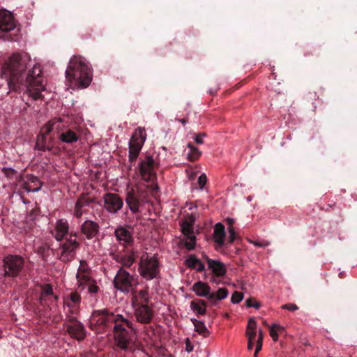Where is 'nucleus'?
I'll use <instances>...</instances> for the list:
<instances>
[{
  "instance_id": "nucleus-23",
  "label": "nucleus",
  "mask_w": 357,
  "mask_h": 357,
  "mask_svg": "<svg viewBox=\"0 0 357 357\" xmlns=\"http://www.w3.org/2000/svg\"><path fill=\"white\" fill-rule=\"evenodd\" d=\"M99 229L98 223L91 220H86L82 225V234L89 239L95 237Z\"/></svg>"
},
{
  "instance_id": "nucleus-29",
  "label": "nucleus",
  "mask_w": 357,
  "mask_h": 357,
  "mask_svg": "<svg viewBox=\"0 0 357 357\" xmlns=\"http://www.w3.org/2000/svg\"><path fill=\"white\" fill-rule=\"evenodd\" d=\"M87 202L84 199H79L75 204L74 214L77 218H80L86 211Z\"/></svg>"
},
{
  "instance_id": "nucleus-55",
  "label": "nucleus",
  "mask_w": 357,
  "mask_h": 357,
  "mask_svg": "<svg viewBox=\"0 0 357 357\" xmlns=\"http://www.w3.org/2000/svg\"><path fill=\"white\" fill-rule=\"evenodd\" d=\"M183 125H185L188 123V120L185 119H179L178 120Z\"/></svg>"
},
{
  "instance_id": "nucleus-33",
  "label": "nucleus",
  "mask_w": 357,
  "mask_h": 357,
  "mask_svg": "<svg viewBox=\"0 0 357 357\" xmlns=\"http://www.w3.org/2000/svg\"><path fill=\"white\" fill-rule=\"evenodd\" d=\"M284 330V328L279 324H273L270 326V335L273 340L276 342L278 340V333Z\"/></svg>"
},
{
  "instance_id": "nucleus-26",
  "label": "nucleus",
  "mask_w": 357,
  "mask_h": 357,
  "mask_svg": "<svg viewBox=\"0 0 357 357\" xmlns=\"http://www.w3.org/2000/svg\"><path fill=\"white\" fill-rule=\"evenodd\" d=\"M115 236L117 240L123 244H127L132 241V236L128 229L119 227L115 231Z\"/></svg>"
},
{
  "instance_id": "nucleus-10",
  "label": "nucleus",
  "mask_w": 357,
  "mask_h": 357,
  "mask_svg": "<svg viewBox=\"0 0 357 357\" xmlns=\"http://www.w3.org/2000/svg\"><path fill=\"white\" fill-rule=\"evenodd\" d=\"M81 296L77 292H71L63 297V310L69 321L76 319L79 312Z\"/></svg>"
},
{
  "instance_id": "nucleus-48",
  "label": "nucleus",
  "mask_w": 357,
  "mask_h": 357,
  "mask_svg": "<svg viewBox=\"0 0 357 357\" xmlns=\"http://www.w3.org/2000/svg\"><path fill=\"white\" fill-rule=\"evenodd\" d=\"M246 306L248 307H253L256 309H258L260 307V304L254 300L249 298L245 301Z\"/></svg>"
},
{
  "instance_id": "nucleus-31",
  "label": "nucleus",
  "mask_w": 357,
  "mask_h": 357,
  "mask_svg": "<svg viewBox=\"0 0 357 357\" xmlns=\"http://www.w3.org/2000/svg\"><path fill=\"white\" fill-rule=\"evenodd\" d=\"M206 303L204 301L199 300L197 301H192L190 303V308L197 312L199 314H204L206 313Z\"/></svg>"
},
{
  "instance_id": "nucleus-12",
  "label": "nucleus",
  "mask_w": 357,
  "mask_h": 357,
  "mask_svg": "<svg viewBox=\"0 0 357 357\" xmlns=\"http://www.w3.org/2000/svg\"><path fill=\"white\" fill-rule=\"evenodd\" d=\"M24 264V259L18 255H8L4 259L6 274L15 277L22 271Z\"/></svg>"
},
{
  "instance_id": "nucleus-22",
  "label": "nucleus",
  "mask_w": 357,
  "mask_h": 357,
  "mask_svg": "<svg viewBox=\"0 0 357 357\" xmlns=\"http://www.w3.org/2000/svg\"><path fill=\"white\" fill-rule=\"evenodd\" d=\"M207 262L208 268L211 270L213 273L216 276H222L226 273V268L223 263L216 259H211L208 257H204Z\"/></svg>"
},
{
  "instance_id": "nucleus-13",
  "label": "nucleus",
  "mask_w": 357,
  "mask_h": 357,
  "mask_svg": "<svg viewBox=\"0 0 357 357\" xmlns=\"http://www.w3.org/2000/svg\"><path fill=\"white\" fill-rule=\"evenodd\" d=\"M104 208L110 213H116L119 211L123 206V199L114 193H106L103 196Z\"/></svg>"
},
{
  "instance_id": "nucleus-36",
  "label": "nucleus",
  "mask_w": 357,
  "mask_h": 357,
  "mask_svg": "<svg viewBox=\"0 0 357 357\" xmlns=\"http://www.w3.org/2000/svg\"><path fill=\"white\" fill-rule=\"evenodd\" d=\"M188 146L190 149V153H188V158L190 160H195L200 156L201 152L199 151L197 148L193 146L190 144H188Z\"/></svg>"
},
{
  "instance_id": "nucleus-1",
  "label": "nucleus",
  "mask_w": 357,
  "mask_h": 357,
  "mask_svg": "<svg viewBox=\"0 0 357 357\" xmlns=\"http://www.w3.org/2000/svg\"><path fill=\"white\" fill-rule=\"evenodd\" d=\"M42 68L27 55L15 53L2 66L1 76L11 90L24 91L33 100L43 98L45 86L41 77Z\"/></svg>"
},
{
  "instance_id": "nucleus-17",
  "label": "nucleus",
  "mask_w": 357,
  "mask_h": 357,
  "mask_svg": "<svg viewBox=\"0 0 357 357\" xmlns=\"http://www.w3.org/2000/svg\"><path fill=\"white\" fill-rule=\"evenodd\" d=\"M15 28V22L10 12L0 10V33L8 32Z\"/></svg>"
},
{
  "instance_id": "nucleus-3",
  "label": "nucleus",
  "mask_w": 357,
  "mask_h": 357,
  "mask_svg": "<svg viewBox=\"0 0 357 357\" xmlns=\"http://www.w3.org/2000/svg\"><path fill=\"white\" fill-rule=\"evenodd\" d=\"M148 186L137 184L128 190L126 197V203L133 214L142 211L144 205L149 202Z\"/></svg>"
},
{
  "instance_id": "nucleus-30",
  "label": "nucleus",
  "mask_w": 357,
  "mask_h": 357,
  "mask_svg": "<svg viewBox=\"0 0 357 357\" xmlns=\"http://www.w3.org/2000/svg\"><path fill=\"white\" fill-rule=\"evenodd\" d=\"M135 259V252H132L121 256L118 259V261L121 263L123 266L129 268L133 264Z\"/></svg>"
},
{
  "instance_id": "nucleus-45",
  "label": "nucleus",
  "mask_w": 357,
  "mask_h": 357,
  "mask_svg": "<svg viewBox=\"0 0 357 357\" xmlns=\"http://www.w3.org/2000/svg\"><path fill=\"white\" fill-rule=\"evenodd\" d=\"M31 181H32V182H38V184H39V185H38V186H37L36 188H33V189H31V188H29V187H26V188H26V190L27 192H36L39 191V190H40V188H41V184H40V183L39 182V181H38V178H37V177H35V176H33V177L31 178Z\"/></svg>"
},
{
  "instance_id": "nucleus-14",
  "label": "nucleus",
  "mask_w": 357,
  "mask_h": 357,
  "mask_svg": "<svg viewBox=\"0 0 357 357\" xmlns=\"http://www.w3.org/2000/svg\"><path fill=\"white\" fill-rule=\"evenodd\" d=\"M130 295V305L132 307L149 305L151 301V296L148 289L139 290L132 289Z\"/></svg>"
},
{
  "instance_id": "nucleus-47",
  "label": "nucleus",
  "mask_w": 357,
  "mask_h": 357,
  "mask_svg": "<svg viewBox=\"0 0 357 357\" xmlns=\"http://www.w3.org/2000/svg\"><path fill=\"white\" fill-rule=\"evenodd\" d=\"M206 137V134L205 133H198V134H196L194 136V140L195 141V142L198 144H202L204 143V137Z\"/></svg>"
},
{
  "instance_id": "nucleus-19",
  "label": "nucleus",
  "mask_w": 357,
  "mask_h": 357,
  "mask_svg": "<svg viewBox=\"0 0 357 357\" xmlns=\"http://www.w3.org/2000/svg\"><path fill=\"white\" fill-rule=\"evenodd\" d=\"M192 291L197 296L206 297L210 300L215 298V293L211 291V288L206 282L199 281L192 286Z\"/></svg>"
},
{
  "instance_id": "nucleus-7",
  "label": "nucleus",
  "mask_w": 357,
  "mask_h": 357,
  "mask_svg": "<svg viewBox=\"0 0 357 357\" xmlns=\"http://www.w3.org/2000/svg\"><path fill=\"white\" fill-rule=\"evenodd\" d=\"M146 132L144 128H137L132 134L128 142L129 147V161L131 162L135 161L144 144L146 139Z\"/></svg>"
},
{
  "instance_id": "nucleus-54",
  "label": "nucleus",
  "mask_w": 357,
  "mask_h": 357,
  "mask_svg": "<svg viewBox=\"0 0 357 357\" xmlns=\"http://www.w3.org/2000/svg\"><path fill=\"white\" fill-rule=\"evenodd\" d=\"M253 344H254V342H252L251 340H248V349L249 350H252L253 349Z\"/></svg>"
},
{
  "instance_id": "nucleus-39",
  "label": "nucleus",
  "mask_w": 357,
  "mask_h": 357,
  "mask_svg": "<svg viewBox=\"0 0 357 357\" xmlns=\"http://www.w3.org/2000/svg\"><path fill=\"white\" fill-rule=\"evenodd\" d=\"M228 291L225 288H220L216 293H215V298H217V300H222L227 297Z\"/></svg>"
},
{
  "instance_id": "nucleus-41",
  "label": "nucleus",
  "mask_w": 357,
  "mask_h": 357,
  "mask_svg": "<svg viewBox=\"0 0 357 357\" xmlns=\"http://www.w3.org/2000/svg\"><path fill=\"white\" fill-rule=\"evenodd\" d=\"M243 298V294L241 292L235 291L231 298V302L233 304L239 303Z\"/></svg>"
},
{
  "instance_id": "nucleus-18",
  "label": "nucleus",
  "mask_w": 357,
  "mask_h": 357,
  "mask_svg": "<svg viewBox=\"0 0 357 357\" xmlns=\"http://www.w3.org/2000/svg\"><path fill=\"white\" fill-rule=\"evenodd\" d=\"M65 124L61 118H54L49 121L41 129L43 137L49 135L52 131H56L58 133L65 130Z\"/></svg>"
},
{
  "instance_id": "nucleus-15",
  "label": "nucleus",
  "mask_w": 357,
  "mask_h": 357,
  "mask_svg": "<svg viewBox=\"0 0 357 357\" xmlns=\"http://www.w3.org/2000/svg\"><path fill=\"white\" fill-rule=\"evenodd\" d=\"M77 285L80 290H84L87 288L88 292L90 294H96L99 288L96 285V282L92 279L91 275H80L76 274Z\"/></svg>"
},
{
  "instance_id": "nucleus-38",
  "label": "nucleus",
  "mask_w": 357,
  "mask_h": 357,
  "mask_svg": "<svg viewBox=\"0 0 357 357\" xmlns=\"http://www.w3.org/2000/svg\"><path fill=\"white\" fill-rule=\"evenodd\" d=\"M197 263H199V259L195 257L194 255L189 256L185 260V264L190 267L195 268Z\"/></svg>"
},
{
  "instance_id": "nucleus-8",
  "label": "nucleus",
  "mask_w": 357,
  "mask_h": 357,
  "mask_svg": "<svg viewBox=\"0 0 357 357\" xmlns=\"http://www.w3.org/2000/svg\"><path fill=\"white\" fill-rule=\"evenodd\" d=\"M79 243L76 234L70 233L65 242L60 245L58 256L62 261L67 262L75 258Z\"/></svg>"
},
{
  "instance_id": "nucleus-27",
  "label": "nucleus",
  "mask_w": 357,
  "mask_h": 357,
  "mask_svg": "<svg viewBox=\"0 0 357 357\" xmlns=\"http://www.w3.org/2000/svg\"><path fill=\"white\" fill-rule=\"evenodd\" d=\"M59 139L65 143L75 142L78 139L77 135L71 130H63L59 136Z\"/></svg>"
},
{
  "instance_id": "nucleus-56",
  "label": "nucleus",
  "mask_w": 357,
  "mask_h": 357,
  "mask_svg": "<svg viewBox=\"0 0 357 357\" xmlns=\"http://www.w3.org/2000/svg\"><path fill=\"white\" fill-rule=\"evenodd\" d=\"M257 354L258 353H256V351H255V354H254V357H257Z\"/></svg>"
},
{
  "instance_id": "nucleus-20",
  "label": "nucleus",
  "mask_w": 357,
  "mask_h": 357,
  "mask_svg": "<svg viewBox=\"0 0 357 357\" xmlns=\"http://www.w3.org/2000/svg\"><path fill=\"white\" fill-rule=\"evenodd\" d=\"M69 225L66 220L60 219L56 221L54 229L51 231L56 241H60L68 233Z\"/></svg>"
},
{
  "instance_id": "nucleus-50",
  "label": "nucleus",
  "mask_w": 357,
  "mask_h": 357,
  "mask_svg": "<svg viewBox=\"0 0 357 357\" xmlns=\"http://www.w3.org/2000/svg\"><path fill=\"white\" fill-rule=\"evenodd\" d=\"M193 350V346L192 345L190 340L188 337L185 339V351L188 353L192 352Z\"/></svg>"
},
{
  "instance_id": "nucleus-46",
  "label": "nucleus",
  "mask_w": 357,
  "mask_h": 357,
  "mask_svg": "<svg viewBox=\"0 0 357 357\" xmlns=\"http://www.w3.org/2000/svg\"><path fill=\"white\" fill-rule=\"evenodd\" d=\"M207 178L206 174H202L198 178V185L200 190H202L206 183Z\"/></svg>"
},
{
  "instance_id": "nucleus-43",
  "label": "nucleus",
  "mask_w": 357,
  "mask_h": 357,
  "mask_svg": "<svg viewBox=\"0 0 357 357\" xmlns=\"http://www.w3.org/2000/svg\"><path fill=\"white\" fill-rule=\"evenodd\" d=\"M227 231H228V233H229V243H232L234 240L237 237V235L235 232V230H234V228L233 226H231V227H227Z\"/></svg>"
},
{
  "instance_id": "nucleus-2",
  "label": "nucleus",
  "mask_w": 357,
  "mask_h": 357,
  "mask_svg": "<svg viewBox=\"0 0 357 357\" xmlns=\"http://www.w3.org/2000/svg\"><path fill=\"white\" fill-rule=\"evenodd\" d=\"M66 82L73 89L87 87L92 80V70L86 59L79 55L72 56L66 70Z\"/></svg>"
},
{
  "instance_id": "nucleus-35",
  "label": "nucleus",
  "mask_w": 357,
  "mask_h": 357,
  "mask_svg": "<svg viewBox=\"0 0 357 357\" xmlns=\"http://www.w3.org/2000/svg\"><path fill=\"white\" fill-rule=\"evenodd\" d=\"M181 231L184 236L194 234L192 225L187 221H185L182 223Z\"/></svg>"
},
{
  "instance_id": "nucleus-16",
  "label": "nucleus",
  "mask_w": 357,
  "mask_h": 357,
  "mask_svg": "<svg viewBox=\"0 0 357 357\" xmlns=\"http://www.w3.org/2000/svg\"><path fill=\"white\" fill-rule=\"evenodd\" d=\"M133 310L136 320L141 324H149L153 319V310L149 305L133 307Z\"/></svg>"
},
{
  "instance_id": "nucleus-40",
  "label": "nucleus",
  "mask_w": 357,
  "mask_h": 357,
  "mask_svg": "<svg viewBox=\"0 0 357 357\" xmlns=\"http://www.w3.org/2000/svg\"><path fill=\"white\" fill-rule=\"evenodd\" d=\"M257 345L255 347L256 353H258L262 348L263 344V332L261 328H259V336L256 340Z\"/></svg>"
},
{
  "instance_id": "nucleus-5",
  "label": "nucleus",
  "mask_w": 357,
  "mask_h": 357,
  "mask_svg": "<svg viewBox=\"0 0 357 357\" xmlns=\"http://www.w3.org/2000/svg\"><path fill=\"white\" fill-rule=\"evenodd\" d=\"M91 325L102 326V328L112 327V324L116 327L121 323H127L126 318L120 314L110 312L107 309L95 310L93 312L91 319Z\"/></svg>"
},
{
  "instance_id": "nucleus-53",
  "label": "nucleus",
  "mask_w": 357,
  "mask_h": 357,
  "mask_svg": "<svg viewBox=\"0 0 357 357\" xmlns=\"http://www.w3.org/2000/svg\"><path fill=\"white\" fill-rule=\"evenodd\" d=\"M227 224L229 225L228 227H231V226H233V224L234 223V220L232 219V218H227L226 220Z\"/></svg>"
},
{
  "instance_id": "nucleus-28",
  "label": "nucleus",
  "mask_w": 357,
  "mask_h": 357,
  "mask_svg": "<svg viewBox=\"0 0 357 357\" xmlns=\"http://www.w3.org/2000/svg\"><path fill=\"white\" fill-rule=\"evenodd\" d=\"M52 296L54 301H57L58 296L53 295L52 287L50 284H45L42 286L40 301L41 303L45 301L46 297Z\"/></svg>"
},
{
  "instance_id": "nucleus-37",
  "label": "nucleus",
  "mask_w": 357,
  "mask_h": 357,
  "mask_svg": "<svg viewBox=\"0 0 357 357\" xmlns=\"http://www.w3.org/2000/svg\"><path fill=\"white\" fill-rule=\"evenodd\" d=\"M77 273H80V275H91L90 268L85 261H80Z\"/></svg>"
},
{
  "instance_id": "nucleus-49",
  "label": "nucleus",
  "mask_w": 357,
  "mask_h": 357,
  "mask_svg": "<svg viewBox=\"0 0 357 357\" xmlns=\"http://www.w3.org/2000/svg\"><path fill=\"white\" fill-rule=\"evenodd\" d=\"M281 307L282 309L287 310L289 311H295L298 309V307L296 304H294V303L285 304V305H282Z\"/></svg>"
},
{
  "instance_id": "nucleus-32",
  "label": "nucleus",
  "mask_w": 357,
  "mask_h": 357,
  "mask_svg": "<svg viewBox=\"0 0 357 357\" xmlns=\"http://www.w3.org/2000/svg\"><path fill=\"white\" fill-rule=\"evenodd\" d=\"M193 323L195 326V331L196 332H197L199 335H202L203 337H206L208 336L209 331L203 321L195 319V321H193Z\"/></svg>"
},
{
  "instance_id": "nucleus-44",
  "label": "nucleus",
  "mask_w": 357,
  "mask_h": 357,
  "mask_svg": "<svg viewBox=\"0 0 357 357\" xmlns=\"http://www.w3.org/2000/svg\"><path fill=\"white\" fill-rule=\"evenodd\" d=\"M2 172L4 173L6 176L10 178H13L16 174V171L14 169L10 167H3L2 169Z\"/></svg>"
},
{
  "instance_id": "nucleus-52",
  "label": "nucleus",
  "mask_w": 357,
  "mask_h": 357,
  "mask_svg": "<svg viewBox=\"0 0 357 357\" xmlns=\"http://www.w3.org/2000/svg\"><path fill=\"white\" fill-rule=\"evenodd\" d=\"M186 206L188 207V209L189 210H192L193 208H197V206L193 204L192 203H187L186 204Z\"/></svg>"
},
{
  "instance_id": "nucleus-51",
  "label": "nucleus",
  "mask_w": 357,
  "mask_h": 357,
  "mask_svg": "<svg viewBox=\"0 0 357 357\" xmlns=\"http://www.w3.org/2000/svg\"><path fill=\"white\" fill-rule=\"evenodd\" d=\"M195 269H196L199 272H202L205 270V266L199 260V263H197L196 268H195Z\"/></svg>"
},
{
  "instance_id": "nucleus-42",
  "label": "nucleus",
  "mask_w": 357,
  "mask_h": 357,
  "mask_svg": "<svg viewBox=\"0 0 357 357\" xmlns=\"http://www.w3.org/2000/svg\"><path fill=\"white\" fill-rule=\"evenodd\" d=\"M250 243L257 247L266 248L270 245V242L268 241H250Z\"/></svg>"
},
{
  "instance_id": "nucleus-6",
  "label": "nucleus",
  "mask_w": 357,
  "mask_h": 357,
  "mask_svg": "<svg viewBox=\"0 0 357 357\" xmlns=\"http://www.w3.org/2000/svg\"><path fill=\"white\" fill-rule=\"evenodd\" d=\"M139 273L146 280H151L157 277L160 272L159 261L155 256L144 254L139 264Z\"/></svg>"
},
{
  "instance_id": "nucleus-11",
  "label": "nucleus",
  "mask_w": 357,
  "mask_h": 357,
  "mask_svg": "<svg viewBox=\"0 0 357 357\" xmlns=\"http://www.w3.org/2000/svg\"><path fill=\"white\" fill-rule=\"evenodd\" d=\"M158 162L151 155L146 156L142 160L138 166L139 174L145 181H152L155 177V169L158 167Z\"/></svg>"
},
{
  "instance_id": "nucleus-21",
  "label": "nucleus",
  "mask_w": 357,
  "mask_h": 357,
  "mask_svg": "<svg viewBox=\"0 0 357 357\" xmlns=\"http://www.w3.org/2000/svg\"><path fill=\"white\" fill-rule=\"evenodd\" d=\"M70 324L66 325V331L71 337L78 340H82L85 337V332L83 325L75 320L71 321Z\"/></svg>"
},
{
  "instance_id": "nucleus-4",
  "label": "nucleus",
  "mask_w": 357,
  "mask_h": 357,
  "mask_svg": "<svg viewBox=\"0 0 357 357\" xmlns=\"http://www.w3.org/2000/svg\"><path fill=\"white\" fill-rule=\"evenodd\" d=\"M127 323L113 326L114 340L118 347L123 350L131 349L135 340L136 331L132 323L126 318Z\"/></svg>"
},
{
  "instance_id": "nucleus-9",
  "label": "nucleus",
  "mask_w": 357,
  "mask_h": 357,
  "mask_svg": "<svg viewBox=\"0 0 357 357\" xmlns=\"http://www.w3.org/2000/svg\"><path fill=\"white\" fill-rule=\"evenodd\" d=\"M114 284L120 291L128 294L134 289L136 282L133 275L123 268H120L114 277Z\"/></svg>"
},
{
  "instance_id": "nucleus-24",
  "label": "nucleus",
  "mask_w": 357,
  "mask_h": 357,
  "mask_svg": "<svg viewBox=\"0 0 357 357\" xmlns=\"http://www.w3.org/2000/svg\"><path fill=\"white\" fill-rule=\"evenodd\" d=\"M225 226L222 223L218 222L215 225V228L213 230V239L218 245L222 246L225 243Z\"/></svg>"
},
{
  "instance_id": "nucleus-25",
  "label": "nucleus",
  "mask_w": 357,
  "mask_h": 357,
  "mask_svg": "<svg viewBox=\"0 0 357 357\" xmlns=\"http://www.w3.org/2000/svg\"><path fill=\"white\" fill-rule=\"evenodd\" d=\"M246 336L248 340L255 342L257 336H259V329L257 327V322L254 318H250L248 321L246 328Z\"/></svg>"
},
{
  "instance_id": "nucleus-34",
  "label": "nucleus",
  "mask_w": 357,
  "mask_h": 357,
  "mask_svg": "<svg viewBox=\"0 0 357 357\" xmlns=\"http://www.w3.org/2000/svg\"><path fill=\"white\" fill-rule=\"evenodd\" d=\"M185 247L188 250H193L196 245V237L195 234L184 236L183 239Z\"/></svg>"
}]
</instances>
